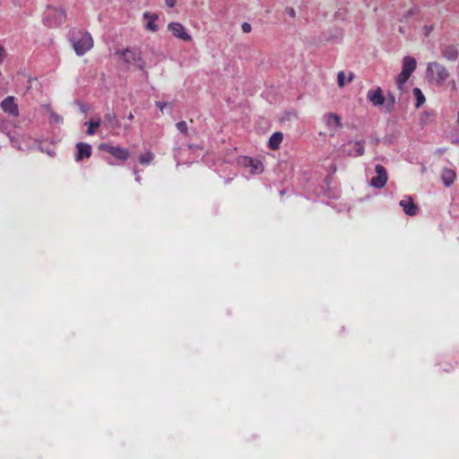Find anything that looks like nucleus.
<instances>
[{
	"mask_svg": "<svg viewBox=\"0 0 459 459\" xmlns=\"http://www.w3.org/2000/svg\"><path fill=\"white\" fill-rule=\"evenodd\" d=\"M388 100H389L390 105H394V104L395 98H394V94H392V93L388 94Z\"/></svg>",
	"mask_w": 459,
	"mask_h": 459,
	"instance_id": "f704fd0d",
	"label": "nucleus"
},
{
	"mask_svg": "<svg viewBox=\"0 0 459 459\" xmlns=\"http://www.w3.org/2000/svg\"><path fill=\"white\" fill-rule=\"evenodd\" d=\"M127 118H128V120H133L134 119L133 113H129V115L127 116Z\"/></svg>",
	"mask_w": 459,
	"mask_h": 459,
	"instance_id": "58836bf2",
	"label": "nucleus"
},
{
	"mask_svg": "<svg viewBox=\"0 0 459 459\" xmlns=\"http://www.w3.org/2000/svg\"><path fill=\"white\" fill-rule=\"evenodd\" d=\"M416 69V60L414 57L406 56L403 59V67L402 71L397 76L396 83L397 88L401 91H404V84L408 81V79L411 77V74Z\"/></svg>",
	"mask_w": 459,
	"mask_h": 459,
	"instance_id": "f03ea898",
	"label": "nucleus"
},
{
	"mask_svg": "<svg viewBox=\"0 0 459 459\" xmlns=\"http://www.w3.org/2000/svg\"><path fill=\"white\" fill-rule=\"evenodd\" d=\"M43 108L46 109V111L49 114L51 111H54L50 106V104H45Z\"/></svg>",
	"mask_w": 459,
	"mask_h": 459,
	"instance_id": "c9c22d12",
	"label": "nucleus"
},
{
	"mask_svg": "<svg viewBox=\"0 0 459 459\" xmlns=\"http://www.w3.org/2000/svg\"><path fill=\"white\" fill-rule=\"evenodd\" d=\"M456 178V174L454 170L451 169H444L441 175V180L445 186L449 187L451 186L455 179Z\"/></svg>",
	"mask_w": 459,
	"mask_h": 459,
	"instance_id": "2eb2a0df",
	"label": "nucleus"
},
{
	"mask_svg": "<svg viewBox=\"0 0 459 459\" xmlns=\"http://www.w3.org/2000/svg\"><path fill=\"white\" fill-rule=\"evenodd\" d=\"M157 20H158V14H156V13L152 14L145 25L146 30H150L152 32H156L158 30V25L156 24Z\"/></svg>",
	"mask_w": 459,
	"mask_h": 459,
	"instance_id": "6ab92c4d",
	"label": "nucleus"
},
{
	"mask_svg": "<svg viewBox=\"0 0 459 459\" xmlns=\"http://www.w3.org/2000/svg\"><path fill=\"white\" fill-rule=\"evenodd\" d=\"M165 4L168 7L172 8L176 4V0H165Z\"/></svg>",
	"mask_w": 459,
	"mask_h": 459,
	"instance_id": "2f4dec72",
	"label": "nucleus"
},
{
	"mask_svg": "<svg viewBox=\"0 0 459 459\" xmlns=\"http://www.w3.org/2000/svg\"><path fill=\"white\" fill-rule=\"evenodd\" d=\"M433 29H434V28H433V26H432V25H425V26L423 27V30H424V34H425V36H426V37H428V36L431 33V31L433 30Z\"/></svg>",
	"mask_w": 459,
	"mask_h": 459,
	"instance_id": "c85d7f7f",
	"label": "nucleus"
},
{
	"mask_svg": "<svg viewBox=\"0 0 459 459\" xmlns=\"http://www.w3.org/2000/svg\"><path fill=\"white\" fill-rule=\"evenodd\" d=\"M341 152L343 156H354V152L351 150L342 149Z\"/></svg>",
	"mask_w": 459,
	"mask_h": 459,
	"instance_id": "c756f323",
	"label": "nucleus"
},
{
	"mask_svg": "<svg viewBox=\"0 0 459 459\" xmlns=\"http://www.w3.org/2000/svg\"><path fill=\"white\" fill-rule=\"evenodd\" d=\"M367 98L373 107H381L385 100L383 90L380 87L369 90L367 93Z\"/></svg>",
	"mask_w": 459,
	"mask_h": 459,
	"instance_id": "9d476101",
	"label": "nucleus"
},
{
	"mask_svg": "<svg viewBox=\"0 0 459 459\" xmlns=\"http://www.w3.org/2000/svg\"><path fill=\"white\" fill-rule=\"evenodd\" d=\"M153 160V154L151 152H146L139 156V161L143 165H149Z\"/></svg>",
	"mask_w": 459,
	"mask_h": 459,
	"instance_id": "412c9836",
	"label": "nucleus"
},
{
	"mask_svg": "<svg viewBox=\"0 0 459 459\" xmlns=\"http://www.w3.org/2000/svg\"><path fill=\"white\" fill-rule=\"evenodd\" d=\"M287 13L292 18H294L296 16L295 10L291 7L287 9Z\"/></svg>",
	"mask_w": 459,
	"mask_h": 459,
	"instance_id": "72a5a7b5",
	"label": "nucleus"
},
{
	"mask_svg": "<svg viewBox=\"0 0 459 459\" xmlns=\"http://www.w3.org/2000/svg\"><path fill=\"white\" fill-rule=\"evenodd\" d=\"M155 105L160 109V111H163V109L167 106V103L162 101H156Z\"/></svg>",
	"mask_w": 459,
	"mask_h": 459,
	"instance_id": "7c9ffc66",
	"label": "nucleus"
},
{
	"mask_svg": "<svg viewBox=\"0 0 459 459\" xmlns=\"http://www.w3.org/2000/svg\"><path fill=\"white\" fill-rule=\"evenodd\" d=\"M101 119L97 117L96 120H91L86 123L88 126L87 134L92 135L95 134V130L100 126Z\"/></svg>",
	"mask_w": 459,
	"mask_h": 459,
	"instance_id": "aec40b11",
	"label": "nucleus"
},
{
	"mask_svg": "<svg viewBox=\"0 0 459 459\" xmlns=\"http://www.w3.org/2000/svg\"><path fill=\"white\" fill-rule=\"evenodd\" d=\"M413 93L417 99L416 108L420 107L425 102V97L420 88H414Z\"/></svg>",
	"mask_w": 459,
	"mask_h": 459,
	"instance_id": "4be33fe9",
	"label": "nucleus"
},
{
	"mask_svg": "<svg viewBox=\"0 0 459 459\" xmlns=\"http://www.w3.org/2000/svg\"><path fill=\"white\" fill-rule=\"evenodd\" d=\"M399 31H400L401 33H404L403 28V27H400V28H399Z\"/></svg>",
	"mask_w": 459,
	"mask_h": 459,
	"instance_id": "a19ab883",
	"label": "nucleus"
},
{
	"mask_svg": "<svg viewBox=\"0 0 459 459\" xmlns=\"http://www.w3.org/2000/svg\"><path fill=\"white\" fill-rule=\"evenodd\" d=\"M241 29H242V31H243V32H245V33H248V32H250V31H251L252 27H251L250 23H248V22H243V23L241 24Z\"/></svg>",
	"mask_w": 459,
	"mask_h": 459,
	"instance_id": "bb28decb",
	"label": "nucleus"
},
{
	"mask_svg": "<svg viewBox=\"0 0 459 459\" xmlns=\"http://www.w3.org/2000/svg\"><path fill=\"white\" fill-rule=\"evenodd\" d=\"M354 143L358 145L357 150L354 152V156H362L365 152L364 143L357 141Z\"/></svg>",
	"mask_w": 459,
	"mask_h": 459,
	"instance_id": "b1692460",
	"label": "nucleus"
},
{
	"mask_svg": "<svg viewBox=\"0 0 459 459\" xmlns=\"http://www.w3.org/2000/svg\"><path fill=\"white\" fill-rule=\"evenodd\" d=\"M375 170L377 175L371 178L370 186L377 189L383 188L387 182V171L385 167L380 164L376 166Z\"/></svg>",
	"mask_w": 459,
	"mask_h": 459,
	"instance_id": "423d86ee",
	"label": "nucleus"
},
{
	"mask_svg": "<svg viewBox=\"0 0 459 459\" xmlns=\"http://www.w3.org/2000/svg\"><path fill=\"white\" fill-rule=\"evenodd\" d=\"M168 29L171 31L175 38L184 41H190L192 39L186 28L180 22H170L168 25Z\"/></svg>",
	"mask_w": 459,
	"mask_h": 459,
	"instance_id": "1a4fd4ad",
	"label": "nucleus"
},
{
	"mask_svg": "<svg viewBox=\"0 0 459 459\" xmlns=\"http://www.w3.org/2000/svg\"><path fill=\"white\" fill-rule=\"evenodd\" d=\"M427 74L429 76H434V74H436V81L438 84H443L449 76L446 68L437 62L428 64Z\"/></svg>",
	"mask_w": 459,
	"mask_h": 459,
	"instance_id": "39448f33",
	"label": "nucleus"
},
{
	"mask_svg": "<svg viewBox=\"0 0 459 459\" xmlns=\"http://www.w3.org/2000/svg\"><path fill=\"white\" fill-rule=\"evenodd\" d=\"M6 51L4 49V48L0 45V64H2L4 62V60L6 58Z\"/></svg>",
	"mask_w": 459,
	"mask_h": 459,
	"instance_id": "cd10ccee",
	"label": "nucleus"
},
{
	"mask_svg": "<svg viewBox=\"0 0 459 459\" xmlns=\"http://www.w3.org/2000/svg\"><path fill=\"white\" fill-rule=\"evenodd\" d=\"M325 121L328 128L336 130L341 127V117L335 113H328L325 116Z\"/></svg>",
	"mask_w": 459,
	"mask_h": 459,
	"instance_id": "4468645a",
	"label": "nucleus"
},
{
	"mask_svg": "<svg viewBox=\"0 0 459 459\" xmlns=\"http://www.w3.org/2000/svg\"><path fill=\"white\" fill-rule=\"evenodd\" d=\"M70 43L79 56H83L93 47V39L88 31H79L70 39Z\"/></svg>",
	"mask_w": 459,
	"mask_h": 459,
	"instance_id": "f257e3e1",
	"label": "nucleus"
},
{
	"mask_svg": "<svg viewBox=\"0 0 459 459\" xmlns=\"http://www.w3.org/2000/svg\"><path fill=\"white\" fill-rule=\"evenodd\" d=\"M100 148L103 151L108 152L119 160H126L130 157L129 151L120 146H112L108 143H101L100 145Z\"/></svg>",
	"mask_w": 459,
	"mask_h": 459,
	"instance_id": "0eeeda50",
	"label": "nucleus"
},
{
	"mask_svg": "<svg viewBox=\"0 0 459 459\" xmlns=\"http://www.w3.org/2000/svg\"><path fill=\"white\" fill-rule=\"evenodd\" d=\"M283 140V134L281 132L273 133L268 142V145L272 150H277Z\"/></svg>",
	"mask_w": 459,
	"mask_h": 459,
	"instance_id": "dca6fc26",
	"label": "nucleus"
},
{
	"mask_svg": "<svg viewBox=\"0 0 459 459\" xmlns=\"http://www.w3.org/2000/svg\"><path fill=\"white\" fill-rule=\"evenodd\" d=\"M176 127L178 128V130L182 133V134H186L187 132H188V127H187V124L186 121H180V122H178L176 124Z\"/></svg>",
	"mask_w": 459,
	"mask_h": 459,
	"instance_id": "393cba45",
	"label": "nucleus"
},
{
	"mask_svg": "<svg viewBox=\"0 0 459 459\" xmlns=\"http://www.w3.org/2000/svg\"><path fill=\"white\" fill-rule=\"evenodd\" d=\"M49 123L51 125H60L63 123V117L55 111H51L49 113Z\"/></svg>",
	"mask_w": 459,
	"mask_h": 459,
	"instance_id": "5701e85b",
	"label": "nucleus"
},
{
	"mask_svg": "<svg viewBox=\"0 0 459 459\" xmlns=\"http://www.w3.org/2000/svg\"><path fill=\"white\" fill-rule=\"evenodd\" d=\"M337 83L340 88L345 85V74L343 71H340L337 74Z\"/></svg>",
	"mask_w": 459,
	"mask_h": 459,
	"instance_id": "a878e982",
	"label": "nucleus"
},
{
	"mask_svg": "<svg viewBox=\"0 0 459 459\" xmlns=\"http://www.w3.org/2000/svg\"><path fill=\"white\" fill-rule=\"evenodd\" d=\"M2 110L10 117H18L20 115L18 104L15 102L13 96H7L1 103Z\"/></svg>",
	"mask_w": 459,
	"mask_h": 459,
	"instance_id": "6e6552de",
	"label": "nucleus"
},
{
	"mask_svg": "<svg viewBox=\"0 0 459 459\" xmlns=\"http://www.w3.org/2000/svg\"><path fill=\"white\" fill-rule=\"evenodd\" d=\"M457 123L459 125V111H458V117H457Z\"/></svg>",
	"mask_w": 459,
	"mask_h": 459,
	"instance_id": "79ce46f5",
	"label": "nucleus"
},
{
	"mask_svg": "<svg viewBox=\"0 0 459 459\" xmlns=\"http://www.w3.org/2000/svg\"><path fill=\"white\" fill-rule=\"evenodd\" d=\"M105 121L108 124V126H110V127L114 128V127L119 126V122L117 119V116H116V114L113 111H110V112L106 114Z\"/></svg>",
	"mask_w": 459,
	"mask_h": 459,
	"instance_id": "a211bd4d",
	"label": "nucleus"
},
{
	"mask_svg": "<svg viewBox=\"0 0 459 459\" xmlns=\"http://www.w3.org/2000/svg\"><path fill=\"white\" fill-rule=\"evenodd\" d=\"M243 166L247 168H250V172L255 173H260L263 171V164L260 160H254L249 157H245L243 159Z\"/></svg>",
	"mask_w": 459,
	"mask_h": 459,
	"instance_id": "ddd939ff",
	"label": "nucleus"
},
{
	"mask_svg": "<svg viewBox=\"0 0 459 459\" xmlns=\"http://www.w3.org/2000/svg\"><path fill=\"white\" fill-rule=\"evenodd\" d=\"M117 55H119L123 58V61L127 65L135 64L140 70H143L145 67V63L141 52L139 51H134L127 48L121 51H117Z\"/></svg>",
	"mask_w": 459,
	"mask_h": 459,
	"instance_id": "7ed1b4c3",
	"label": "nucleus"
},
{
	"mask_svg": "<svg viewBox=\"0 0 459 459\" xmlns=\"http://www.w3.org/2000/svg\"><path fill=\"white\" fill-rule=\"evenodd\" d=\"M442 55L448 61L454 62L458 57V50L453 46H447L443 49Z\"/></svg>",
	"mask_w": 459,
	"mask_h": 459,
	"instance_id": "f3484780",
	"label": "nucleus"
},
{
	"mask_svg": "<svg viewBox=\"0 0 459 459\" xmlns=\"http://www.w3.org/2000/svg\"><path fill=\"white\" fill-rule=\"evenodd\" d=\"M151 15L148 12H145L143 16L144 19L149 20Z\"/></svg>",
	"mask_w": 459,
	"mask_h": 459,
	"instance_id": "4c0bfd02",
	"label": "nucleus"
},
{
	"mask_svg": "<svg viewBox=\"0 0 459 459\" xmlns=\"http://www.w3.org/2000/svg\"><path fill=\"white\" fill-rule=\"evenodd\" d=\"M353 79H354V74L350 73L349 77H348V82H351V81H353Z\"/></svg>",
	"mask_w": 459,
	"mask_h": 459,
	"instance_id": "e433bc0d",
	"label": "nucleus"
},
{
	"mask_svg": "<svg viewBox=\"0 0 459 459\" xmlns=\"http://www.w3.org/2000/svg\"><path fill=\"white\" fill-rule=\"evenodd\" d=\"M399 204L403 208L404 213L409 216H414L419 212V208L414 204L413 199L411 197H407L405 199L401 200Z\"/></svg>",
	"mask_w": 459,
	"mask_h": 459,
	"instance_id": "9b49d317",
	"label": "nucleus"
},
{
	"mask_svg": "<svg viewBox=\"0 0 459 459\" xmlns=\"http://www.w3.org/2000/svg\"><path fill=\"white\" fill-rule=\"evenodd\" d=\"M89 107L86 105V104H80V110L82 112V113H87L89 111Z\"/></svg>",
	"mask_w": 459,
	"mask_h": 459,
	"instance_id": "473e14b6",
	"label": "nucleus"
},
{
	"mask_svg": "<svg viewBox=\"0 0 459 459\" xmlns=\"http://www.w3.org/2000/svg\"><path fill=\"white\" fill-rule=\"evenodd\" d=\"M135 181H136V182H138V183L141 181V178H140V176H136V177H135Z\"/></svg>",
	"mask_w": 459,
	"mask_h": 459,
	"instance_id": "ea45409f",
	"label": "nucleus"
},
{
	"mask_svg": "<svg viewBox=\"0 0 459 459\" xmlns=\"http://www.w3.org/2000/svg\"><path fill=\"white\" fill-rule=\"evenodd\" d=\"M75 160L80 161L84 158H90L91 155V145L90 143H76Z\"/></svg>",
	"mask_w": 459,
	"mask_h": 459,
	"instance_id": "f8f14e48",
	"label": "nucleus"
},
{
	"mask_svg": "<svg viewBox=\"0 0 459 459\" xmlns=\"http://www.w3.org/2000/svg\"><path fill=\"white\" fill-rule=\"evenodd\" d=\"M66 18V13L64 8L48 7L46 14V22L49 27H58L63 24Z\"/></svg>",
	"mask_w": 459,
	"mask_h": 459,
	"instance_id": "20e7f679",
	"label": "nucleus"
}]
</instances>
